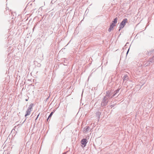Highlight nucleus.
<instances>
[{"label": "nucleus", "instance_id": "nucleus-1", "mask_svg": "<svg viewBox=\"0 0 154 154\" xmlns=\"http://www.w3.org/2000/svg\"><path fill=\"white\" fill-rule=\"evenodd\" d=\"M120 89L118 88L113 92L111 91H106V95L104 96L105 98H107L109 100L114 97L117 96L119 95V92Z\"/></svg>", "mask_w": 154, "mask_h": 154}, {"label": "nucleus", "instance_id": "nucleus-2", "mask_svg": "<svg viewBox=\"0 0 154 154\" xmlns=\"http://www.w3.org/2000/svg\"><path fill=\"white\" fill-rule=\"evenodd\" d=\"M153 50H150L149 51H145L143 52L139 53L138 56L139 57H141L146 58L148 56H150L153 52Z\"/></svg>", "mask_w": 154, "mask_h": 154}, {"label": "nucleus", "instance_id": "nucleus-3", "mask_svg": "<svg viewBox=\"0 0 154 154\" xmlns=\"http://www.w3.org/2000/svg\"><path fill=\"white\" fill-rule=\"evenodd\" d=\"M109 100L107 98H105V97H104L101 102V106L103 107L106 106Z\"/></svg>", "mask_w": 154, "mask_h": 154}, {"label": "nucleus", "instance_id": "nucleus-4", "mask_svg": "<svg viewBox=\"0 0 154 154\" xmlns=\"http://www.w3.org/2000/svg\"><path fill=\"white\" fill-rule=\"evenodd\" d=\"M127 19L125 18L124 19L119 25V30H120L121 29H122L125 25L126 23L127 22Z\"/></svg>", "mask_w": 154, "mask_h": 154}, {"label": "nucleus", "instance_id": "nucleus-5", "mask_svg": "<svg viewBox=\"0 0 154 154\" xmlns=\"http://www.w3.org/2000/svg\"><path fill=\"white\" fill-rule=\"evenodd\" d=\"M87 143V139L86 138L82 139L81 141V143L84 146V147L85 146Z\"/></svg>", "mask_w": 154, "mask_h": 154}, {"label": "nucleus", "instance_id": "nucleus-6", "mask_svg": "<svg viewBox=\"0 0 154 154\" xmlns=\"http://www.w3.org/2000/svg\"><path fill=\"white\" fill-rule=\"evenodd\" d=\"M150 63L148 61H144L143 63L141 64V66H142L143 65L144 67H146L147 66H148L150 65Z\"/></svg>", "mask_w": 154, "mask_h": 154}, {"label": "nucleus", "instance_id": "nucleus-7", "mask_svg": "<svg viewBox=\"0 0 154 154\" xmlns=\"http://www.w3.org/2000/svg\"><path fill=\"white\" fill-rule=\"evenodd\" d=\"M116 26L115 24H114L113 23H112L110 24V27L108 29V31L109 32H111V30L113 29V27Z\"/></svg>", "mask_w": 154, "mask_h": 154}, {"label": "nucleus", "instance_id": "nucleus-8", "mask_svg": "<svg viewBox=\"0 0 154 154\" xmlns=\"http://www.w3.org/2000/svg\"><path fill=\"white\" fill-rule=\"evenodd\" d=\"M90 129L89 128V127L88 126H86L85 128H84L83 129V131L85 133L89 131Z\"/></svg>", "mask_w": 154, "mask_h": 154}, {"label": "nucleus", "instance_id": "nucleus-9", "mask_svg": "<svg viewBox=\"0 0 154 154\" xmlns=\"http://www.w3.org/2000/svg\"><path fill=\"white\" fill-rule=\"evenodd\" d=\"M101 112H98L96 113V116L97 117L98 121L100 119V115L101 114Z\"/></svg>", "mask_w": 154, "mask_h": 154}, {"label": "nucleus", "instance_id": "nucleus-10", "mask_svg": "<svg viewBox=\"0 0 154 154\" xmlns=\"http://www.w3.org/2000/svg\"><path fill=\"white\" fill-rule=\"evenodd\" d=\"M128 78V75L127 74H125L122 78L123 81H127Z\"/></svg>", "mask_w": 154, "mask_h": 154}, {"label": "nucleus", "instance_id": "nucleus-11", "mask_svg": "<svg viewBox=\"0 0 154 154\" xmlns=\"http://www.w3.org/2000/svg\"><path fill=\"white\" fill-rule=\"evenodd\" d=\"M31 111L32 110L27 109L26 112V113L25 115V116L26 117L27 116L29 115L30 114Z\"/></svg>", "mask_w": 154, "mask_h": 154}, {"label": "nucleus", "instance_id": "nucleus-12", "mask_svg": "<svg viewBox=\"0 0 154 154\" xmlns=\"http://www.w3.org/2000/svg\"><path fill=\"white\" fill-rule=\"evenodd\" d=\"M33 106V103L30 104L27 109L32 110L31 109H32Z\"/></svg>", "mask_w": 154, "mask_h": 154}, {"label": "nucleus", "instance_id": "nucleus-13", "mask_svg": "<svg viewBox=\"0 0 154 154\" xmlns=\"http://www.w3.org/2000/svg\"><path fill=\"white\" fill-rule=\"evenodd\" d=\"M118 18L116 17L112 21V23H113L115 24H116L117 22Z\"/></svg>", "mask_w": 154, "mask_h": 154}, {"label": "nucleus", "instance_id": "nucleus-14", "mask_svg": "<svg viewBox=\"0 0 154 154\" xmlns=\"http://www.w3.org/2000/svg\"><path fill=\"white\" fill-rule=\"evenodd\" d=\"M148 61L151 63H153L154 62V60H153V57L152 58H149Z\"/></svg>", "mask_w": 154, "mask_h": 154}, {"label": "nucleus", "instance_id": "nucleus-15", "mask_svg": "<svg viewBox=\"0 0 154 154\" xmlns=\"http://www.w3.org/2000/svg\"><path fill=\"white\" fill-rule=\"evenodd\" d=\"M54 113V112H52L50 113V114L49 115V116H48V118L47 120H48V119H49V118H51V116L53 115Z\"/></svg>", "mask_w": 154, "mask_h": 154}, {"label": "nucleus", "instance_id": "nucleus-16", "mask_svg": "<svg viewBox=\"0 0 154 154\" xmlns=\"http://www.w3.org/2000/svg\"><path fill=\"white\" fill-rule=\"evenodd\" d=\"M67 61V59H64V62L65 63H66V61Z\"/></svg>", "mask_w": 154, "mask_h": 154}, {"label": "nucleus", "instance_id": "nucleus-17", "mask_svg": "<svg viewBox=\"0 0 154 154\" xmlns=\"http://www.w3.org/2000/svg\"><path fill=\"white\" fill-rule=\"evenodd\" d=\"M129 49H130V48H129L128 49V51H127V52L126 53V55H127L128 54V53L129 52Z\"/></svg>", "mask_w": 154, "mask_h": 154}, {"label": "nucleus", "instance_id": "nucleus-18", "mask_svg": "<svg viewBox=\"0 0 154 154\" xmlns=\"http://www.w3.org/2000/svg\"><path fill=\"white\" fill-rule=\"evenodd\" d=\"M49 97V96L48 98H46V99L45 100V102H46L47 101V100H48Z\"/></svg>", "mask_w": 154, "mask_h": 154}, {"label": "nucleus", "instance_id": "nucleus-19", "mask_svg": "<svg viewBox=\"0 0 154 154\" xmlns=\"http://www.w3.org/2000/svg\"><path fill=\"white\" fill-rule=\"evenodd\" d=\"M39 113L38 115V116H37V117L35 119V120H36L37 119L38 117L39 116Z\"/></svg>", "mask_w": 154, "mask_h": 154}, {"label": "nucleus", "instance_id": "nucleus-20", "mask_svg": "<svg viewBox=\"0 0 154 154\" xmlns=\"http://www.w3.org/2000/svg\"><path fill=\"white\" fill-rule=\"evenodd\" d=\"M115 106V105L114 104H113V105H112L111 106L112 107H114V106Z\"/></svg>", "mask_w": 154, "mask_h": 154}, {"label": "nucleus", "instance_id": "nucleus-21", "mask_svg": "<svg viewBox=\"0 0 154 154\" xmlns=\"http://www.w3.org/2000/svg\"><path fill=\"white\" fill-rule=\"evenodd\" d=\"M127 44H129V43H128V42L126 44V45H125V46L127 45Z\"/></svg>", "mask_w": 154, "mask_h": 154}, {"label": "nucleus", "instance_id": "nucleus-22", "mask_svg": "<svg viewBox=\"0 0 154 154\" xmlns=\"http://www.w3.org/2000/svg\"><path fill=\"white\" fill-rule=\"evenodd\" d=\"M41 64H38V66H41Z\"/></svg>", "mask_w": 154, "mask_h": 154}, {"label": "nucleus", "instance_id": "nucleus-23", "mask_svg": "<svg viewBox=\"0 0 154 154\" xmlns=\"http://www.w3.org/2000/svg\"><path fill=\"white\" fill-rule=\"evenodd\" d=\"M25 100H26V101H27L28 100V99H26Z\"/></svg>", "mask_w": 154, "mask_h": 154}, {"label": "nucleus", "instance_id": "nucleus-24", "mask_svg": "<svg viewBox=\"0 0 154 154\" xmlns=\"http://www.w3.org/2000/svg\"><path fill=\"white\" fill-rule=\"evenodd\" d=\"M7 154H8V152Z\"/></svg>", "mask_w": 154, "mask_h": 154}]
</instances>
